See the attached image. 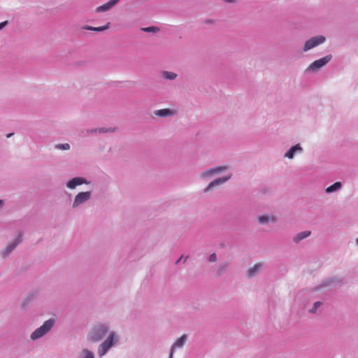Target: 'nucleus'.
<instances>
[{
  "instance_id": "1",
  "label": "nucleus",
  "mask_w": 358,
  "mask_h": 358,
  "mask_svg": "<svg viewBox=\"0 0 358 358\" xmlns=\"http://www.w3.org/2000/svg\"><path fill=\"white\" fill-rule=\"evenodd\" d=\"M118 341V335L114 331L110 332L107 338L98 347L97 353L99 357H103Z\"/></svg>"
},
{
  "instance_id": "2",
  "label": "nucleus",
  "mask_w": 358,
  "mask_h": 358,
  "mask_svg": "<svg viewBox=\"0 0 358 358\" xmlns=\"http://www.w3.org/2000/svg\"><path fill=\"white\" fill-rule=\"evenodd\" d=\"M55 324V320L53 318L46 320L43 325L33 331L30 336L31 341H36L46 335Z\"/></svg>"
},
{
  "instance_id": "3",
  "label": "nucleus",
  "mask_w": 358,
  "mask_h": 358,
  "mask_svg": "<svg viewBox=\"0 0 358 358\" xmlns=\"http://www.w3.org/2000/svg\"><path fill=\"white\" fill-rule=\"evenodd\" d=\"M108 328L106 325L99 324L94 327L89 335V338L94 342H97L103 339L107 334Z\"/></svg>"
},
{
  "instance_id": "4",
  "label": "nucleus",
  "mask_w": 358,
  "mask_h": 358,
  "mask_svg": "<svg viewBox=\"0 0 358 358\" xmlns=\"http://www.w3.org/2000/svg\"><path fill=\"white\" fill-rule=\"evenodd\" d=\"M332 58L331 55H328L322 58L317 59L312 62L306 69V72H315L318 69L324 66L327 63H329Z\"/></svg>"
},
{
  "instance_id": "5",
  "label": "nucleus",
  "mask_w": 358,
  "mask_h": 358,
  "mask_svg": "<svg viewBox=\"0 0 358 358\" xmlns=\"http://www.w3.org/2000/svg\"><path fill=\"white\" fill-rule=\"evenodd\" d=\"M91 196L92 192L90 191L79 192L74 198L72 203V208L74 209L79 208L81 205L87 202L90 199Z\"/></svg>"
},
{
  "instance_id": "6",
  "label": "nucleus",
  "mask_w": 358,
  "mask_h": 358,
  "mask_svg": "<svg viewBox=\"0 0 358 358\" xmlns=\"http://www.w3.org/2000/svg\"><path fill=\"white\" fill-rule=\"evenodd\" d=\"M326 41V38L323 36H316L308 40L303 46V50L307 52L317 45L322 44Z\"/></svg>"
},
{
  "instance_id": "7",
  "label": "nucleus",
  "mask_w": 358,
  "mask_h": 358,
  "mask_svg": "<svg viewBox=\"0 0 358 358\" xmlns=\"http://www.w3.org/2000/svg\"><path fill=\"white\" fill-rule=\"evenodd\" d=\"M22 236L21 234H20L15 238V240L10 243L8 246L1 252L2 256L3 257H8L14 250L17 245L22 242Z\"/></svg>"
},
{
  "instance_id": "8",
  "label": "nucleus",
  "mask_w": 358,
  "mask_h": 358,
  "mask_svg": "<svg viewBox=\"0 0 358 358\" xmlns=\"http://www.w3.org/2000/svg\"><path fill=\"white\" fill-rule=\"evenodd\" d=\"M227 167L226 166H220L217 167L210 168L208 170L203 171L201 173V177L203 178H210L213 176L218 174L224 170H226Z\"/></svg>"
},
{
  "instance_id": "9",
  "label": "nucleus",
  "mask_w": 358,
  "mask_h": 358,
  "mask_svg": "<svg viewBox=\"0 0 358 358\" xmlns=\"http://www.w3.org/2000/svg\"><path fill=\"white\" fill-rule=\"evenodd\" d=\"M231 174H229L226 176L214 180L213 181L210 182L208 184V185L203 189V192H208V191L212 189L214 187L224 184L228 180H229L231 178Z\"/></svg>"
},
{
  "instance_id": "10",
  "label": "nucleus",
  "mask_w": 358,
  "mask_h": 358,
  "mask_svg": "<svg viewBox=\"0 0 358 358\" xmlns=\"http://www.w3.org/2000/svg\"><path fill=\"white\" fill-rule=\"evenodd\" d=\"M83 184L87 185V184H89V182L85 178H84L83 177H76V178L71 179L70 180H69L66 182V187L69 189H73L77 186L81 185Z\"/></svg>"
},
{
  "instance_id": "11",
  "label": "nucleus",
  "mask_w": 358,
  "mask_h": 358,
  "mask_svg": "<svg viewBox=\"0 0 358 358\" xmlns=\"http://www.w3.org/2000/svg\"><path fill=\"white\" fill-rule=\"evenodd\" d=\"M303 152V148L300 144H296L292 146L285 154V157L288 159H293L296 154H301Z\"/></svg>"
},
{
  "instance_id": "12",
  "label": "nucleus",
  "mask_w": 358,
  "mask_h": 358,
  "mask_svg": "<svg viewBox=\"0 0 358 358\" xmlns=\"http://www.w3.org/2000/svg\"><path fill=\"white\" fill-rule=\"evenodd\" d=\"M176 112L174 110L169 109V108H163L159 110H155L154 111V114L156 116L160 117H171L176 115Z\"/></svg>"
},
{
  "instance_id": "13",
  "label": "nucleus",
  "mask_w": 358,
  "mask_h": 358,
  "mask_svg": "<svg viewBox=\"0 0 358 358\" xmlns=\"http://www.w3.org/2000/svg\"><path fill=\"white\" fill-rule=\"evenodd\" d=\"M119 1H120V0H110L107 3H104V4L101 5V6H98L96 8V13L106 12V11L110 10L111 8H113Z\"/></svg>"
},
{
  "instance_id": "14",
  "label": "nucleus",
  "mask_w": 358,
  "mask_h": 358,
  "mask_svg": "<svg viewBox=\"0 0 358 358\" xmlns=\"http://www.w3.org/2000/svg\"><path fill=\"white\" fill-rule=\"evenodd\" d=\"M187 341V336L182 335L171 346V350L174 352L178 348H182Z\"/></svg>"
},
{
  "instance_id": "15",
  "label": "nucleus",
  "mask_w": 358,
  "mask_h": 358,
  "mask_svg": "<svg viewBox=\"0 0 358 358\" xmlns=\"http://www.w3.org/2000/svg\"><path fill=\"white\" fill-rule=\"evenodd\" d=\"M310 234H311L310 231H303L299 232L293 238V241L296 243H299L302 240L308 238L310 235Z\"/></svg>"
},
{
  "instance_id": "16",
  "label": "nucleus",
  "mask_w": 358,
  "mask_h": 358,
  "mask_svg": "<svg viewBox=\"0 0 358 358\" xmlns=\"http://www.w3.org/2000/svg\"><path fill=\"white\" fill-rule=\"evenodd\" d=\"M263 264L259 263L255 264L252 268H250L248 272L249 277H254L256 275L263 267Z\"/></svg>"
},
{
  "instance_id": "17",
  "label": "nucleus",
  "mask_w": 358,
  "mask_h": 358,
  "mask_svg": "<svg viewBox=\"0 0 358 358\" xmlns=\"http://www.w3.org/2000/svg\"><path fill=\"white\" fill-rule=\"evenodd\" d=\"M109 24L110 23H107L106 25L104 26H101V27H91V26H85L83 27L84 29H86V30H90V31H104L107 29H108L109 27Z\"/></svg>"
},
{
  "instance_id": "18",
  "label": "nucleus",
  "mask_w": 358,
  "mask_h": 358,
  "mask_svg": "<svg viewBox=\"0 0 358 358\" xmlns=\"http://www.w3.org/2000/svg\"><path fill=\"white\" fill-rule=\"evenodd\" d=\"M342 187V184L340 182H336L333 185H330L326 189L327 193H331L340 189Z\"/></svg>"
},
{
  "instance_id": "19",
  "label": "nucleus",
  "mask_w": 358,
  "mask_h": 358,
  "mask_svg": "<svg viewBox=\"0 0 358 358\" xmlns=\"http://www.w3.org/2000/svg\"><path fill=\"white\" fill-rule=\"evenodd\" d=\"M114 131H115L114 128L101 127L99 129H92V130L89 131V132H90V133H95V132L107 133V132H113Z\"/></svg>"
},
{
  "instance_id": "20",
  "label": "nucleus",
  "mask_w": 358,
  "mask_h": 358,
  "mask_svg": "<svg viewBox=\"0 0 358 358\" xmlns=\"http://www.w3.org/2000/svg\"><path fill=\"white\" fill-rule=\"evenodd\" d=\"M79 358H94V355L90 350L87 349H83L82 351V355H80Z\"/></svg>"
},
{
  "instance_id": "21",
  "label": "nucleus",
  "mask_w": 358,
  "mask_h": 358,
  "mask_svg": "<svg viewBox=\"0 0 358 358\" xmlns=\"http://www.w3.org/2000/svg\"><path fill=\"white\" fill-rule=\"evenodd\" d=\"M162 76L167 80H174L177 77V74L170 71H163Z\"/></svg>"
},
{
  "instance_id": "22",
  "label": "nucleus",
  "mask_w": 358,
  "mask_h": 358,
  "mask_svg": "<svg viewBox=\"0 0 358 358\" xmlns=\"http://www.w3.org/2000/svg\"><path fill=\"white\" fill-rule=\"evenodd\" d=\"M272 220L273 221L274 220V218L273 217H268V216H266V215H260L258 217V221L260 224H266L268 222V221L269 220Z\"/></svg>"
},
{
  "instance_id": "23",
  "label": "nucleus",
  "mask_w": 358,
  "mask_h": 358,
  "mask_svg": "<svg viewBox=\"0 0 358 358\" xmlns=\"http://www.w3.org/2000/svg\"><path fill=\"white\" fill-rule=\"evenodd\" d=\"M55 148L62 150H68L70 149V145L69 143H59L55 145Z\"/></svg>"
},
{
  "instance_id": "24",
  "label": "nucleus",
  "mask_w": 358,
  "mask_h": 358,
  "mask_svg": "<svg viewBox=\"0 0 358 358\" xmlns=\"http://www.w3.org/2000/svg\"><path fill=\"white\" fill-rule=\"evenodd\" d=\"M141 30L144 32H148V33H151V32H156L159 30V28L156 27H154V26H151V27H144V28H142Z\"/></svg>"
},
{
  "instance_id": "25",
  "label": "nucleus",
  "mask_w": 358,
  "mask_h": 358,
  "mask_svg": "<svg viewBox=\"0 0 358 358\" xmlns=\"http://www.w3.org/2000/svg\"><path fill=\"white\" fill-rule=\"evenodd\" d=\"M322 305V303L320 301H317V302L314 303L313 307L309 310V312L311 313H315L317 308H319Z\"/></svg>"
},
{
  "instance_id": "26",
  "label": "nucleus",
  "mask_w": 358,
  "mask_h": 358,
  "mask_svg": "<svg viewBox=\"0 0 358 358\" xmlns=\"http://www.w3.org/2000/svg\"><path fill=\"white\" fill-rule=\"evenodd\" d=\"M217 260V256L215 253H213L209 257V261L211 262H215Z\"/></svg>"
},
{
  "instance_id": "27",
  "label": "nucleus",
  "mask_w": 358,
  "mask_h": 358,
  "mask_svg": "<svg viewBox=\"0 0 358 358\" xmlns=\"http://www.w3.org/2000/svg\"><path fill=\"white\" fill-rule=\"evenodd\" d=\"M8 24V21H4L0 23V30L3 29Z\"/></svg>"
},
{
  "instance_id": "28",
  "label": "nucleus",
  "mask_w": 358,
  "mask_h": 358,
  "mask_svg": "<svg viewBox=\"0 0 358 358\" xmlns=\"http://www.w3.org/2000/svg\"><path fill=\"white\" fill-rule=\"evenodd\" d=\"M223 1L227 3H235L236 1V0H223Z\"/></svg>"
},
{
  "instance_id": "29",
  "label": "nucleus",
  "mask_w": 358,
  "mask_h": 358,
  "mask_svg": "<svg viewBox=\"0 0 358 358\" xmlns=\"http://www.w3.org/2000/svg\"><path fill=\"white\" fill-rule=\"evenodd\" d=\"M173 352H172V351L170 350V355H169V358H173Z\"/></svg>"
},
{
  "instance_id": "30",
  "label": "nucleus",
  "mask_w": 358,
  "mask_h": 358,
  "mask_svg": "<svg viewBox=\"0 0 358 358\" xmlns=\"http://www.w3.org/2000/svg\"><path fill=\"white\" fill-rule=\"evenodd\" d=\"M183 256L180 257V258L177 261V263L180 262L183 259Z\"/></svg>"
},
{
  "instance_id": "31",
  "label": "nucleus",
  "mask_w": 358,
  "mask_h": 358,
  "mask_svg": "<svg viewBox=\"0 0 358 358\" xmlns=\"http://www.w3.org/2000/svg\"><path fill=\"white\" fill-rule=\"evenodd\" d=\"M12 136H13V134H7V138H10Z\"/></svg>"
},
{
  "instance_id": "32",
  "label": "nucleus",
  "mask_w": 358,
  "mask_h": 358,
  "mask_svg": "<svg viewBox=\"0 0 358 358\" xmlns=\"http://www.w3.org/2000/svg\"><path fill=\"white\" fill-rule=\"evenodd\" d=\"M187 258H188V257H185L184 258L183 262H185L187 261Z\"/></svg>"
},
{
  "instance_id": "33",
  "label": "nucleus",
  "mask_w": 358,
  "mask_h": 358,
  "mask_svg": "<svg viewBox=\"0 0 358 358\" xmlns=\"http://www.w3.org/2000/svg\"><path fill=\"white\" fill-rule=\"evenodd\" d=\"M3 203V201L0 199V205Z\"/></svg>"
},
{
  "instance_id": "34",
  "label": "nucleus",
  "mask_w": 358,
  "mask_h": 358,
  "mask_svg": "<svg viewBox=\"0 0 358 358\" xmlns=\"http://www.w3.org/2000/svg\"><path fill=\"white\" fill-rule=\"evenodd\" d=\"M356 242H357V245H358V238L356 240Z\"/></svg>"
}]
</instances>
